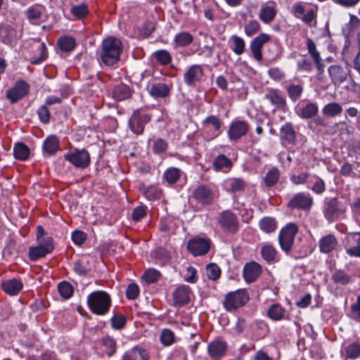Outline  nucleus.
<instances>
[{"label":"nucleus","mask_w":360,"mask_h":360,"mask_svg":"<svg viewBox=\"0 0 360 360\" xmlns=\"http://www.w3.org/2000/svg\"><path fill=\"white\" fill-rule=\"evenodd\" d=\"M219 223L226 231L236 232L238 229L237 217L231 211L226 210L221 212L219 216Z\"/></svg>","instance_id":"14"},{"label":"nucleus","mask_w":360,"mask_h":360,"mask_svg":"<svg viewBox=\"0 0 360 360\" xmlns=\"http://www.w3.org/2000/svg\"><path fill=\"white\" fill-rule=\"evenodd\" d=\"M323 114L328 117H335L342 113V108L338 103H330L323 108Z\"/></svg>","instance_id":"39"},{"label":"nucleus","mask_w":360,"mask_h":360,"mask_svg":"<svg viewBox=\"0 0 360 360\" xmlns=\"http://www.w3.org/2000/svg\"><path fill=\"white\" fill-rule=\"evenodd\" d=\"M13 155L15 159L25 160L30 155V149L25 143H18L14 146Z\"/></svg>","instance_id":"34"},{"label":"nucleus","mask_w":360,"mask_h":360,"mask_svg":"<svg viewBox=\"0 0 360 360\" xmlns=\"http://www.w3.org/2000/svg\"><path fill=\"white\" fill-rule=\"evenodd\" d=\"M193 197L198 203L207 205L212 202L214 194L208 186L201 184L194 189Z\"/></svg>","instance_id":"13"},{"label":"nucleus","mask_w":360,"mask_h":360,"mask_svg":"<svg viewBox=\"0 0 360 360\" xmlns=\"http://www.w3.org/2000/svg\"><path fill=\"white\" fill-rule=\"evenodd\" d=\"M318 111V105L316 103H310L302 108L298 115L303 119H310L314 117Z\"/></svg>","instance_id":"35"},{"label":"nucleus","mask_w":360,"mask_h":360,"mask_svg":"<svg viewBox=\"0 0 360 360\" xmlns=\"http://www.w3.org/2000/svg\"><path fill=\"white\" fill-rule=\"evenodd\" d=\"M112 97L117 101L129 98L131 95L130 87L124 84L116 85L112 90Z\"/></svg>","instance_id":"29"},{"label":"nucleus","mask_w":360,"mask_h":360,"mask_svg":"<svg viewBox=\"0 0 360 360\" xmlns=\"http://www.w3.org/2000/svg\"><path fill=\"white\" fill-rule=\"evenodd\" d=\"M122 50V44L119 39L113 37L105 38L99 54L101 61L106 66L114 65L119 61Z\"/></svg>","instance_id":"1"},{"label":"nucleus","mask_w":360,"mask_h":360,"mask_svg":"<svg viewBox=\"0 0 360 360\" xmlns=\"http://www.w3.org/2000/svg\"><path fill=\"white\" fill-rule=\"evenodd\" d=\"M146 214V207L143 205L135 207L131 214V218L134 221H138L143 218Z\"/></svg>","instance_id":"63"},{"label":"nucleus","mask_w":360,"mask_h":360,"mask_svg":"<svg viewBox=\"0 0 360 360\" xmlns=\"http://www.w3.org/2000/svg\"><path fill=\"white\" fill-rule=\"evenodd\" d=\"M276 13V10L274 8L270 6H265L260 11L259 18L262 22L269 23L274 20Z\"/></svg>","instance_id":"46"},{"label":"nucleus","mask_w":360,"mask_h":360,"mask_svg":"<svg viewBox=\"0 0 360 360\" xmlns=\"http://www.w3.org/2000/svg\"><path fill=\"white\" fill-rule=\"evenodd\" d=\"M150 120V116L140 109L134 110L129 119L128 124L131 131L137 135L144 131L145 125Z\"/></svg>","instance_id":"7"},{"label":"nucleus","mask_w":360,"mask_h":360,"mask_svg":"<svg viewBox=\"0 0 360 360\" xmlns=\"http://www.w3.org/2000/svg\"><path fill=\"white\" fill-rule=\"evenodd\" d=\"M139 294V286L136 283H130L126 290V297L129 300L136 299Z\"/></svg>","instance_id":"62"},{"label":"nucleus","mask_w":360,"mask_h":360,"mask_svg":"<svg viewBox=\"0 0 360 360\" xmlns=\"http://www.w3.org/2000/svg\"><path fill=\"white\" fill-rule=\"evenodd\" d=\"M248 124L243 120L233 122L228 130L229 139L231 141H236L245 136L248 131Z\"/></svg>","instance_id":"16"},{"label":"nucleus","mask_w":360,"mask_h":360,"mask_svg":"<svg viewBox=\"0 0 360 360\" xmlns=\"http://www.w3.org/2000/svg\"><path fill=\"white\" fill-rule=\"evenodd\" d=\"M23 283L20 278H13L2 281L1 288L4 291L11 295L14 296L18 295L22 289Z\"/></svg>","instance_id":"21"},{"label":"nucleus","mask_w":360,"mask_h":360,"mask_svg":"<svg viewBox=\"0 0 360 360\" xmlns=\"http://www.w3.org/2000/svg\"><path fill=\"white\" fill-rule=\"evenodd\" d=\"M155 59L162 65H167L172 61V56L165 49L158 50L153 54Z\"/></svg>","instance_id":"41"},{"label":"nucleus","mask_w":360,"mask_h":360,"mask_svg":"<svg viewBox=\"0 0 360 360\" xmlns=\"http://www.w3.org/2000/svg\"><path fill=\"white\" fill-rule=\"evenodd\" d=\"M86 302L91 311L99 316L106 314L111 307L110 295L102 290H96L90 293L87 297Z\"/></svg>","instance_id":"2"},{"label":"nucleus","mask_w":360,"mask_h":360,"mask_svg":"<svg viewBox=\"0 0 360 360\" xmlns=\"http://www.w3.org/2000/svg\"><path fill=\"white\" fill-rule=\"evenodd\" d=\"M202 126L208 128L210 126H212L214 129L217 132V134H219V130L221 129V126L222 124L220 119L215 115H210L207 117L202 122Z\"/></svg>","instance_id":"44"},{"label":"nucleus","mask_w":360,"mask_h":360,"mask_svg":"<svg viewBox=\"0 0 360 360\" xmlns=\"http://www.w3.org/2000/svg\"><path fill=\"white\" fill-rule=\"evenodd\" d=\"M261 266L255 262H251L245 265L243 268V277L246 282L252 283L260 275Z\"/></svg>","instance_id":"22"},{"label":"nucleus","mask_w":360,"mask_h":360,"mask_svg":"<svg viewBox=\"0 0 360 360\" xmlns=\"http://www.w3.org/2000/svg\"><path fill=\"white\" fill-rule=\"evenodd\" d=\"M58 45L62 51L70 52L75 49L76 43L74 38L63 37L58 40Z\"/></svg>","instance_id":"38"},{"label":"nucleus","mask_w":360,"mask_h":360,"mask_svg":"<svg viewBox=\"0 0 360 360\" xmlns=\"http://www.w3.org/2000/svg\"><path fill=\"white\" fill-rule=\"evenodd\" d=\"M160 338L163 345L169 346L174 343L175 340V335L172 330L169 328H165L162 330Z\"/></svg>","instance_id":"49"},{"label":"nucleus","mask_w":360,"mask_h":360,"mask_svg":"<svg viewBox=\"0 0 360 360\" xmlns=\"http://www.w3.org/2000/svg\"><path fill=\"white\" fill-rule=\"evenodd\" d=\"M312 205V197L303 192L295 194L288 203V207L302 210H309Z\"/></svg>","instance_id":"10"},{"label":"nucleus","mask_w":360,"mask_h":360,"mask_svg":"<svg viewBox=\"0 0 360 360\" xmlns=\"http://www.w3.org/2000/svg\"><path fill=\"white\" fill-rule=\"evenodd\" d=\"M181 172L176 167H169L164 173V179L169 184H175L180 178Z\"/></svg>","instance_id":"40"},{"label":"nucleus","mask_w":360,"mask_h":360,"mask_svg":"<svg viewBox=\"0 0 360 360\" xmlns=\"http://www.w3.org/2000/svg\"><path fill=\"white\" fill-rule=\"evenodd\" d=\"M233 46L231 48L233 53L236 55H241L245 51V41L243 39L237 35L231 37Z\"/></svg>","instance_id":"48"},{"label":"nucleus","mask_w":360,"mask_h":360,"mask_svg":"<svg viewBox=\"0 0 360 360\" xmlns=\"http://www.w3.org/2000/svg\"><path fill=\"white\" fill-rule=\"evenodd\" d=\"M64 158L77 168H86L90 163L89 153L85 149H75L72 152L66 153Z\"/></svg>","instance_id":"8"},{"label":"nucleus","mask_w":360,"mask_h":360,"mask_svg":"<svg viewBox=\"0 0 360 360\" xmlns=\"http://www.w3.org/2000/svg\"><path fill=\"white\" fill-rule=\"evenodd\" d=\"M191 289L188 285L179 286L173 293L174 302L176 305L182 306L190 300Z\"/></svg>","instance_id":"23"},{"label":"nucleus","mask_w":360,"mask_h":360,"mask_svg":"<svg viewBox=\"0 0 360 360\" xmlns=\"http://www.w3.org/2000/svg\"><path fill=\"white\" fill-rule=\"evenodd\" d=\"M259 226L263 231L271 233L276 229V222L273 218L265 217L259 221Z\"/></svg>","instance_id":"43"},{"label":"nucleus","mask_w":360,"mask_h":360,"mask_svg":"<svg viewBox=\"0 0 360 360\" xmlns=\"http://www.w3.org/2000/svg\"><path fill=\"white\" fill-rule=\"evenodd\" d=\"M311 189L316 194H322L326 190V185L323 179L317 176Z\"/></svg>","instance_id":"64"},{"label":"nucleus","mask_w":360,"mask_h":360,"mask_svg":"<svg viewBox=\"0 0 360 360\" xmlns=\"http://www.w3.org/2000/svg\"><path fill=\"white\" fill-rule=\"evenodd\" d=\"M160 276V273L155 269H148L143 274V280L148 284L156 282Z\"/></svg>","instance_id":"51"},{"label":"nucleus","mask_w":360,"mask_h":360,"mask_svg":"<svg viewBox=\"0 0 360 360\" xmlns=\"http://www.w3.org/2000/svg\"><path fill=\"white\" fill-rule=\"evenodd\" d=\"M203 76V70L200 65H193L184 75V81L189 86H195Z\"/></svg>","instance_id":"19"},{"label":"nucleus","mask_w":360,"mask_h":360,"mask_svg":"<svg viewBox=\"0 0 360 360\" xmlns=\"http://www.w3.org/2000/svg\"><path fill=\"white\" fill-rule=\"evenodd\" d=\"M193 41L192 34L188 32H181L174 38V44L177 47H186Z\"/></svg>","instance_id":"32"},{"label":"nucleus","mask_w":360,"mask_h":360,"mask_svg":"<svg viewBox=\"0 0 360 360\" xmlns=\"http://www.w3.org/2000/svg\"><path fill=\"white\" fill-rule=\"evenodd\" d=\"M298 232V227L294 223H289L283 227L278 235V242L281 250L287 255L291 252L295 237Z\"/></svg>","instance_id":"4"},{"label":"nucleus","mask_w":360,"mask_h":360,"mask_svg":"<svg viewBox=\"0 0 360 360\" xmlns=\"http://www.w3.org/2000/svg\"><path fill=\"white\" fill-rule=\"evenodd\" d=\"M58 292L64 299L70 298L73 293L72 285L67 281L60 282L58 285Z\"/></svg>","instance_id":"50"},{"label":"nucleus","mask_w":360,"mask_h":360,"mask_svg":"<svg viewBox=\"0 0 360 360\" xmlns=\"http://www.w3.org/2000/svg\"><path fill=\"white\" fill-rule=\"evenodd\" d=\"M226 186L228 192L231 193H240L247 187V183L240 178H231L226 181Z\"/></svg>","instance_id":"27"},{"label":"nucleus","mask_w":360,"mask_h":360,"mask_svg":"<svg viewBox=\"0 0 360 360\" xmlns=\"http://www.w3.org/2000/svg\"><path fill=\"white\" fill-rule=\"evenodd\" d=\"M270 40L269 34L261 33L250 42V51L255 60L261 61L262 60V48L263 45Z\"/></svg>","instance_id":"17"},{"label":"nucleus","mask_w":360,"mask_h":360,"mask_svg":"<svg viewBox=\"0 0 360 360\" xmlns=\"http://www.w3.org/2000/svg\"><path fill=\"white\" fill-rule=\"evenodd\" d=\"M284 314L285 310L278 304H272L267 311L268 316L274 321L281 320Z\"/></svg>","instance_id":"42"},{"label":"nucleus","mask_w":360,"mask_h":360,"mask_svg":"<svg viewBox=\"0 0 360 360\" xmlns=\"http://www.w3.org/2000/svg\"><path fill=\"white\" fill-rule=\"evenodd\" d=\"M26 15L31 23L38 24L39 20L41 18L42 11L41 8H39L37 7H30L26 11Z\"/></svg>","instance_id":"47"},{"label":"nucleus","mask_w":360,"mask_h":360,"mask_svg":"<svg viewBox=\"0 0 360 360\" xmlns=\"http://www.w3.org/2000/svg\"><path fill=\"white\" fill-rule=\"evenodd\" d=\"M328 73L334 84L342 83L347 77L346 71L339 65L329 67Z\"/></svg>","instance_id":"26"},{"label":"nucleus","mask_w":360,"mask_h":360,"mask_svg":"<svg viewBox=\"0 0 360 360\" xmlns=\"http://www.w3.org/2000/svg\"><path fill=\"white\" fill-rule=\"evenodd\" d=\"M346 210V205L339 201L337 198H332L326 202L323 212L328 221H333L344 214Z\"/></svg>","instance_id":"5"},{"label":"nucleus","mask_w":360,"mask_h":360,"mask_svg":"<svg viewBox=\"0 0 360 360\" xmlns=\"http://www.w3.org/2000/svg\"><path fill=\"white\" fill-rule=\"evenodd\" d=\"M260 253L266 262L271 263L275 261L277 251L271 245L266 244L262 247Z\"/></svg>","instance_id":"36"},{"label":"nucleus","mask_w":360,"mask_h":360,"mask_svg":"<svg viewBox=\"0 0 360 360\" xmlns=\"http://www.w3.org/2000/svg\"><path fill=\"white\" fill-rule=\"evenodd\" d=\"M211 240L207 238L194 237L187 244L188 251L195 257L205 255L210 248Z\"/></svg>","instance_id":"9"},{"label":"nucleus","mask_w":360,"mask_h":360,"mask_svg":"<svg viewBox=\"0 0 360 360\" xmlns=\"http://www.w3.org/2000/svg\"><path fill=\"white\" fill-rule=\"evenodd\" d=\"M167 148V143L162 139H158L153 143V152L156 154L164 153Z\"/></svg>","instance_id":"61"},{"label":"nucleus","mask_w":360,"mask_h":360,"mask_svg":"<svg viewBox=\"0 0 360 360\" xmlns=\"http://www.w3.org/2000/svg\"><path fill=\"white\" fill-rule=\"evenodd\" d=\"M342 356L345 360L356 359L360 356V342H353L342 351Z\"/></svg>","instance_id":"28"},{"label":"nucleus","mask_w":360,"mask_h":360,"mask_svg":"<svg viewBox=\"0 0 360 360\" xmlns=\"http://www.w3.org/2000/svg\"><path fill=\"white\" fill-rule=\"evenodd\" d=\"M111 326L114 329L121 330L122 329L127 323L126 317L122 314L114 315L111 319Z\"/></svg>","instance_id":"52"},{"label":"nucleus","mask_w":360,"mask_h":360,"mask_svg":"<svg viewBox=\"0 0 360 360\" xmlns=\"http://www.w3.org/2000/svg\"><path fill=\"white\" fill-rule=\"evenodd\" d=\"M18 41L17 31L12 26L6 24L0 25V42L13 46Z\"/></svg>","instance_id":"15"},{"label":"nucleus","mask_w":360,"mask_h":360,"mask_svg":"<svg viewBox=\"0 0 360 360\" xmlns=\"http://www.w3.org/2000/svg\"><path fill=\"white\" fill-rule=\"evenodd\" d=\"M172 85L157 82L152 84L149 90L150 94L155 98H166L170 94Z\"/></svg>","instance_id":"24"},{"label":"nucleus","mask_w":360,"mask_h":360,"mask_svg":"<svg viewBox=\"0 0 360 360\" xmlns=\"http://www.w3.org/2000/svg\"><path fill=\"white\" fill-rule=\"evenodd\" d=\"M54 250L53 238L46 237L43 240L38 242V245L29 248V258L31 261H36L50 254Z\"/></svg>","instance_id":"6"},{"label":"nucleus","mask_w":360,"mask_h":360,"mask_svg":"<svg viewBox=\"0 0 360 360\" xmlns=\"http://www.w3.org/2000/svg\"><path fill=\"white\" fill-rule=\"evenodd\" d=\"M281 138L289 144L295 143L296 141V132L291 123H286L281 128Z\"/></svg>","instance_id":"31"},{"label":"nucleus","mask_w":360,"mask_h":360,"mask_svg":"<svg viewBox=\"0 0 360 360\" xmlns=\"http://www.w3.org/2000/svg\"><path fill=\"white\" fill-rule=\"evenodd\" d=\"M350 317L360 322V295L357 297L356 302L351 306Z\"/></svg>","instance_id":"59"},{"label":"nucleus","mask_w":360,"mask_h":360,"mask_svg":"<svg viewBox=\"0 0 360 360\" xmlns=\"http://www.w3.org/2000/svg\"><path fill=\"white\" fill-rule=\"evenodd\" d=\"M206 273L210 279L216 280L220 276L221 270L217 264H210L207 266Z\"/></svg>","instance_id":"53"},{"label":"nucleus","mask_w":360,"mask_h":360,"mask_svg":"<svg viewBox=\"0 0 360 360\" xmlns=\"http://www.w3.org/2000/svg\"><path fill=\"white\" fill-rule=\"evenodd\" d=\"M29 89L30 86L25 81H18L12 89L7 91L6 97L11 103H15L25 96Z\"/></svg>","instance_id":"11"},{"label":"nucleus","mask_w":360,"mask_h":360,"mask_svg":"<svg viewBox=\"0 0 360 360\" xmlns=\"http://www.w3.org/2000/svg\"><path fill=\"white\" fill-rule=\"evenodd\" d=\"M346 252L350 257H360V231L347 234Z\"/></svg>","instance_id":"12"},{"label":"nucleus","mask_w":360,"mask_h":360,"mask_svg":"<svg viewBox=\"0 0 360 360\" xmlns=\"http://www.w3.org/2000/svg\"><path fill=\"white\" fill-rule=\"evenodd\" d=\"M259 30L260 25L257 20H250L245 25L244 28L245 33L249 37L256 34Z\"/></svg>","instance_id":"57"},{"label":"nucleus","mask_w":360,"mask_h":360,"mask_svg":"<svg viewBox=\"0 0 360 360\" xmlns=\"http://www.w3.org/2000/svg\"><path fill=\"white\" fill-rule=\"evenodd\" d=\"M333 281L338 285H345L349 283L352 281V276L347 274L344 270H335L332 274Z\"/></svg>","instance_id":"33"},{"label":"nucleus","mask_w":360,"mask_h":360,"mask_svg":"<svg viewBox=\"0 0 360 360\" xmlns=\"http://www.w3.org/2000/svg\"><path fill=\"white\" fill-rule=\"evenodd\" d=\"M307 49L316 64L319 65L321 58L319 52L316 49V45L311 39H308L307 41Z\"/></svg>","instance_id":"58"},{"label":"nucleus","mask_w":360,"mask_h":360,"mask_svg":"<svg viewBox=\"0 0 360 360\" xmlns=\"http://www.w3.org/2000/svg\"><path fill=\"white\" fill-rule=\"evenodd\" d=\"M338 244L336 238L332 234L322 237L319 243L320 252L328 254L333 251Z\"/></svg>","instance_id":"25"},{"label":"nucleus","mask_w":360,"mask_h":360,"mask_svg":"<svg viewBox=\"0 0 360 360\" xmlns=\"http://www.w3.org/2000/svg\"><path fill=\"white\" fill-rule=\"evenodd\" d=\"M280 176V172L277 167L271 168L264 178V184L268 187H272L276 184Z\"/></svg>","instance_id":"37"},{"label":"nucleus","mask_w":360,"mask_h":360,"mask_svg":"<svg viewBox=\"0 0 360 360\" xmlns=\"http://www.w3.org/2000/svg\"><path fill=\"white\" fill-rule=\"evenodd\" d=\"M37 115L39 120L44 124H48L50 121L51 113L48 107L42 105L37 110Z\"/></svg>","instance_id":"56"},{"label":"nucleus","mask_w":360,"mask_h":360,"mask_svg":"<svg viewBox=\"0 0 360 360\" xmlns=\"http://www.w3.org/2000/svg\"><path fill=\"white\" fill-rule=\"evenodd\" d=\"M72 240L77 245H82L86 239V234L82 231H75L72 233Z\"/></svg>","instance_id":"60"},{"label":"nucleus","mask_w":360,"mask_h":360,"mask_svg":"<svg viewBox=\"0 0 360 360\" xmlns=\"http://www.w3.org/2000/svg\"><path fill=\"white\" fill-rule=\"evenodd\" d=\"M249 300V295L244 289L230 292L225 295L223 306L226 311H233L244 306Z\"/></svg>","instance_id":"3"},{"label":"nucleus","mask_w":360,"mask_h":360,"mask_svg":"<svg viewBox=\"0 0 360 360\" xmlns=\"http://www.w3.org/2000/svg\"><path fill=\"white\" fill-rule=\"evenodd\" d=\"M226 342L220 339H215L207 345L208 354L214 360L220 359L226 354Z\"/></svg>","instance_id":"18"},{"label":"nucleus","mask_w":360,"mask_h":360,"mask_svg":"<svg viewBox=\"0 0 360 360\" xmlns=\"http://www.w3.org/2000/svg\"><path fill=\"white\" fill-rule=\"evenodd\" d=\"M302 91L303 89L300 85L295 84H291L287 89L288 96L293 101H297L300 98Z\"/></svg>","instance_id":"55"},{"label":"nucleus","mask_w":360,"mask_h":360,"mask_svg":"<svg viewBox=\"0 0 360 360\" xmlns=\"http://www.w3.org/2000/svg\"><path fill=\"white\" fill-rule=\"evenodd\" d=\"M264 98L267 99L276 108L283 110L286 106L285 98L281 96L278 89H267Z\"/></svg>","instance_id":"20"},{"label":"nucleus","mask_w":360,"mask_h":360,"mask_svg":"<svg viewBox=\"0 0 360 360\" xmlns=\"http://www.w3.org/2000/svg\"><path fill=\"white\" fill-rule=\"evenodd\" d=\"M71 13L76 18L80 19L84 17L88 13V7L86 4H82L71 8Z\"/></svg>","instance_id":"54"},{"label":"nucleus","mask_w":360,"mask_h":360,"mask_svg":"<svg viewBox=\"0 0 360 360\" xmlns=\"http://www.w3.org/2000/svg\"><path fill=\"white\" fill-rule=\"evenodd\" d=\"M231 160L223 154L218 155L213 161V166L216 170L229 168L231 167Z\"/></svg>","instance_id":"45"},{"label":"nucleus","mask_w":360,"mask_h":360,"mask_svg":"<svg viewBox=\"0 0 360 360\" xmlns=\"http://www.w3.org/2000/svg\"><path fill=\"white\" fill-rule=\"evenodd\" d=\"M59 150V141L56 136H48L43 143L44 154L51 155Z\"/></svg>","instance_id":"30"}]
</instances>
